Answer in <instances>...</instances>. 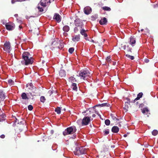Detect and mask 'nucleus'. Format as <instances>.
<instances>
[{
  "mask_svg": "<svg viewBox=\"0 0 158 158\" xmlns=\"http://www.w3.org/2000/svg\"><path fill=\"white\" fill-rule=\"evenodd\" d=\"M121 125L119 124L118 125V126L119 127H121Z\"/></svg>",
  "mask_w": 158,
  "mask_h": 158,
  "instance_id": "e2e57ef3",
  "label": "nucleus"
},
{
  "mask_svg": "<svg viewBox=\"0 0 158 158\" xmlns=\"http://www.w3.org/2000/svg\"><path fill=\"white\" fill-rule=\"evenodd\" d=\"M14 15L15 17H17L18 16V15L17 14H16Z\"/></svg>",
  "mask_w": 158,
  "mask_h": 158,
  "instance_id": "5fc2aeb1",
  "label": "nucleus"
},
{
  "mask_svg": "<svg viewBox=\"0 0 158 158\" xmlns=\"http://www.w3.org/2000/svg\"><path fill=\"white\" fill-rule=\"evenodd\" d=\"M22 58L24 60V61H22L23 64L25 65L31 64L33 62V59L28 52H24L22 55Z\"/></svg>",
  "mask_w": 158,
  "mask_h": 158,
  "instance_id": "f257e3e1",
  "label": "nucleus"
},
{
  "mask_svg": "<svg viewBox=\"0 0 158 158\" xmlns=\"http://www.w3.org/2000/svg\"><path fill=\"white\" fill-rule=\"evenodd\" d=\"M6 95L2 90L0 89V101H3L5 99Z\"/></svg>",
  "mask_w": 158,
  "mask_h": 158,
  "instance_id": "4468645a",
  "label": "nucleus"
},
{
  "mask_svg": "<svg viewBox=\"0 0 158 158\" xmlns=\"http://www.w3.org/2000/svg\"><path fill=\"white\" fill-rule=\"evenodd\" d=\"M135 40L133 37H131L130 39V42L131 45H133L135 43Z\"/></svg>",
  "mask_w": 158,
  "mask_h": 158,
  "instance_id": "cd10ccee",
  "label": "nucleus"
},
{
  "mask_svg": "<svg viewBox=\"0 0 158 158\" xmlns=\"http://www.w3.org/2000/svg\"><path fill=\"white\" fill-rule=\"evenodd\" d=\"M53 18V19L55 20L58 23L60 22L61 20V16L57 13L55 14Z\"/></svg>",
  "mask_w": 158,
  "mask_h": 158,
  "instance_id": "9b49d317",
  "label": "nucleus"
},
{
  "mask_svg": "<svg viewBox=\"0 0 158 158\" xmlns=\"http://www.w3.org/2000/svg\"><path fill=\"white\" fill-rule=\"evenodd\" d=\"M20 2V1H19V0H11V2L12 3H14L16 2Z\"/></svg>",
  "mask_w": 158,
  "mask_h": 158,
  "instance_id": "a18cd8bd",
  "label": "nucleus"
},
{
  "mask_svg": "<svg viewBox=\"0 0 158 158\" xmlns=\"http://www.w3.org/2000/svg\"><path fill=\"white\" fill-rule=\"evenodd\" d=\"M63 34L65 36H66L67 35V34L65 32H64Z\"/></svg>",
  "mask_w": 158,
  "mask_h": 158,
  "instance_id": "603ef678",
  "label": "nucleus"
},
{
  "mask_svg": "<svg viewBox=\"0 0 158 158\" xmlns=\"http://www.w3.org/2000/svg\"><path fill=\"white\" fill-rule=\"evenodd\" d=\"M43 1H44V2H46V1H44V0H43Z\"/></svg>",
  "mask_w": 158,
  "mask_h": 158,
  "instance_id": "0e129e2a",
  "label": "nucleus"
},
{
  "mask_svg": "<svg viewBox=\"0 0 158 158\" xmlns=\"http://www.w3.org/2000/svg\"><path fill=\"white\" fill-rule=\"evenodd\" d=\"M19 27L21 29L22 28V27L21 26L19 25Z\"/></svg>",
  "mask_w": 158,
  "mask_h": 158,
  "instance_id": "6e6d98bb",
  "label": "nucleus"
},
{
  "mask_svg": "<svg viewBox=\"0 0 158 158\" xmlns=\"http://www.w3.org/2000/svg\"><path fill=\"white\" fill-rule=\"evenodd\" d=\"M127 52H131V50H132L131 48L129 47V46H127Z\"/></svg>",
  "mask_w": 158,
  "mask_h": 158,
  "instance_id": "37998d69",
  "label": "nucleus"
},
{
  "mask_svg": "<svg viewBox=\"0 0 158 158\" xmlns=\"http://www.w3.org/2000/svg\"><path fill=\"white\" fill-rule=\"evenodd\" d=\"M90 41L92 42H94V40H91Z\"/></svg>",
  "mask_w": 158,
  "mask_h": 158,
  "instance_id": "4d7b16f0",
  "label": "nucleus"
},
{
  "mask_svg": "<svg viewBox=\"0 0 158 158\" xmlns=\"http://www.w3.org/2000/svg\"><path fill=\"white\" fill-rule=\"evenodd\" d=\"M75 27L74 29V31L75 33H78L84 27V24L81 20L77 19L74 20Z\"/></svg>",
  "mask_w": 158,
  "mask_h": 158,
  "instance_id": "f03ea898",
  "label": "nucleus"
},
{
  "mask_svg": "<svg viewBox=\"0 0 158 158\" xmlns=\"http://www.w3.org/2000/svg\"><path fill=\"white\" fill-rule=\"evenodd\" d=\"M79 31H80L81 34L84 35L85 37L87 36V35L85 33L86 31L83 29V28L81 30H80Z\"/></svg>",
  "mask_w": 158,
  "mask_h": 158,
  "instance_id": "412c9836",
  "label": "nucleus"
},
{
  "mask_svg": "<svg viewBox=\"0 0 158 158\" xmlns=\"http://www.w3.org/2000/svg\"><path fill=\"white\" fill-rule=\"evenodd\" d=\"M6 117V115L5 114H2L0 115V119L3 118H4Z\"/></svg>",
  "mask_w": 158,
  "mask_h": 158,
  "instance_id": "c03bdc74",
  "label": "nucleus"
},
{
  "mask_svg": "<svg viewBox=\"0 0 158 158\" xmlns=\"http://www.w3.org/2000/svg\"><path fill=\"white\" fill-rule=\"evenodd\" d=\"M80 40V35H74L72 36V40L74 42L78 41Z\"/></svg>",
  "mask_w": 158,
  "mask_h": 158,
  "instance_id": "2eb2a0df",
  "label": "nucleus"
},
{
  "mask_svg": "<svg viewBox=\"0 0 158 158\" xmlns=\"http://www.w3.org/2000/svg\"><path fill=\"white\" fill-rule=\"evenodd\" d=\"M73 90L77 91V84L75 83H73L72 84L71 86Z\"/></svg>",
  "mask_w": 158,
  "mask_h": 158,
  "instance_id": "5701e85b",
  "label": "nucleus"
},
{
  "mask_svg": "<svg viewBox=\"0 0 158 158\" xmlns=\"http://www.w3.org/2000/svg\"><path fill=\"white\" fill-rule=\"evenodd\" d=\"M69 81H70L72 82H73L77 81V80L76 78L73 76L70 77L69 78Z\"/></svg>",
  "mask_w": 158,
  "mask_h": 158,
  "instance_id": "c756f323",
  "label": "nucleus"
},
{
  "mask_svg": "<svg viewBox=\"0 0 158 158\" xmlns=\"http://www.w3.org/2000/svg\"><path fill=\"white\" fill-rule=\"evenodd\" d=\"M47 0H44V1H47Z\"/></svg>",
  "mask_w": 158,
  "mask_h": 158,
  "instance_id": "774afa93",
  "label": "nucleus"
},
{
  "mask_svg": "<svg viewBox=\"0 0 158 158\" xmlns=\"http://www.w3.org/2000/svg\"><path fill=\"white\" fill-rule=\"evenodd\" d=\"M88 151V149H86L83 147H81L77 148L74 153L75 155H80L87 154Z\"/></svg>",
  "mask_w": 158,
  "mask_h": 158,
  "instance_id": "20e7f679",
  "label": "nucleus"
},
{
  "mask_svg": "<svg viewBox=\"0 0 158 158\" xmlns=\"http://www.w3.org/2000/svg\"><path fill=\"white\" fill-rule=\"evenodd\" d=\"M5 136L4 135L2 134L0 135V137L2 139H4L5 138Z\"/></svg>",
  "mask_w": 158,
  "mask_h": 158,
  "instance_id": "49530a36",
  "label": "nucleus"
},
{
  "mask_svg": "<svg viewBox=\"0 0 158 158\" xmlns=\"http://www.w3.org/2000/svg\"><path fill=\"white\" fill-rule=\"evenodd\" d=\"M116 62L114 63L113 64L114 65H115V64H116Z\"/></svg>",
  "mask_w": 158,
  "mask_h": 158,
  "instance_id": "052dcab7",
  "label": "nucleus"
},
{
  "mask_svg": "<svg viewBox=\"0 0 158 158\" xmlns=\"http://www.w3.org/2000/svg\"><path fill=\"white\" fill-rule=\"evenodd\" d=\"M107 22L106 19L104 17L103 19H101L99 21V23L101 25L106 24Z\"/></svg>",
  "mask_w": 158,
  "mask_h": 158,
  "instance_id": "6ab92c4d",
  "label": "nucleus"
},
{
  "mask_svg": "<svg viewBox=\"0 0 158 158\" xmlns=\"http://www.w3.org/2000/svg\"><path fill=\"white\" fill-rule=\"evenodd\" d=\"M61 109L60 107H57L55 109V111L56 112L57 114H59L61 112Z\"/></svg>",
  "mask_w": 158,
  "mask_h": 158,
  "instance_id": "7c9ffc66",
  "label": "nucleus"
},
{
  "mask_svg": "<svg viewBox=\"0 0 158 158\" xmlns=\"http://www.w3.org/2000/svg\"><path fill=\"white\" fill-rule=\"evenodd\" d=\"M105 123L106 125L108 126L110 124V121L109 119H107L105 120Z\"/></svg>",
  "mask_w": 158,
  "mask_h": 158,
  "instance_id": "c9c22d12",
  "label": "nucleus"
},
{
  "mask_svg": "<svg viewBox=\"0 0 158 158\" xmlns=\"http://www.w3.org/2000/svg\"><path fill=\"white\" fill-rule=\"evenodd\" d=\"M77 131L76 127L75 126L68 127L63 131V134L65 136L69 135L72 134L75 132Z\"/></svg>",
  "mask_w": 158,
  "mask_h": 158,
  "instance_id": "423d86ee",
  "label": "nucleus"
},
{
  "mask_svg": "<svg viewBox=\"0 0 158 158\" xmlns=\"http://www.w3.org/2000/svg\"><path fill=\"white\" fill-rule=\"evenodd\" d=\"M3 50L8 53H10L11 51V46L9 41H6L4 45Z\"/></svg>",
  "mask_w": 158,
  "mask_h": 158,
  "instance_id": "0eeeda50",
  "label": "nucleus"
},
{
  "mask_svg": "<svg viewBox=\"0 0 158 158\" xmlns=\"http://www.w3.org/2000/svg\"><path fill=\"white\" fill-rule=\"evenodd\" d=\"M102 9L104 10L108 11H110L111 10V9L110 7L106 6L102 7Z\"/></svg>",
  "mask_w": 158,
  "mask_h": 158,
  "instance_id": "473e14b6",
  "label": "nucleus"
},
{
  "mask_svg": "<svg viewBox=\"0 0 158 158\" xmlns=\"http://www.w3.org/2000/svg\"><path fill=\"white\" fill-rule=\"evenodd\" d=\"M149 60L148 59H146L144 60V61L145 62L147 63L149 62Z\"/></svg>",
  "mask_w": 158,
  "mask_h": 158,
  "instance_id": "de8ad7c7",
  "label": "nucleus"
},
{
  "mask_svg": "<svg viewBox=\"0 0 158 158\" xmlns=\"http://www.w3.org/2000/svg\"><path fill=\"white\" fill-rule=\"evenodd\" d=\"M143 31V29H141V31Z\"/></svg>",
  "mask_w": 158,
  "mask_h": 158,
  "instance_id": "bf43d9fd",
  "label": "nucleus"
},
{
  "mask_svg": "<svg viewBox=\"0 0 158 158\" xmlns=\"http://www.w3.org/2000/svg\"><path fill=\"white\" fill-rule=\"evenodd\" d=\"M29 87L28 88V89H29L31 90L32 89H35L36 87L33 85L32 83H30L29 84Z\"/></svg>",
  "mask_w": 158,
  "mask_h": 158,
  "instance_id": "bb28decb",
  "label": "nucleus"
},
{
  "mask_svg": "<svg viewBox=\"0 0 158 158\" xmlns=\"http://www.w3.org/2000/svg\"><path fill=\"white\" fill-rule=\"evenodd\" d=\"M104 132L105 135H107L109 133V130L108 129H106L104 131Z\"/></svg>",
  "mask_w": 158,
  "mask_h": 158,
  "instance_id": "ea45409f",
  "label": "nucleus"
},
{
  "mask_svg": "<svg viewBox=\"0 0 158 158\" xmlns=\"http://www.w3.org/2000/svg\"><path fill=\"white\" fill-rule=\"evenodd\" d=\"M46 99L45 97L43 96H41L40 98V101L41 102L44 103L45 101H46Z\"/></svg>",
  "mask_w": 158,
  "mask_h": 158,
  "instance_id": "2f4dec72",
  "label": "nucleus"
},
{
  "mask_svg": "<svg viewBox=\"0 0 158 158\" xmlns=\"http://www.w3.org/2000/svg\"><path fill=\"white\" fill-rule=\"evenodd\" d=\"M138 102H136V104H138Z\"/></svg>",
  "mask_w": 158,
  "mask_h": 158,
  "instance_id": "338daca9",
  "label": "nucleus"
},
{
  "mask_svg": "<svg viewBox=\"0 0 158 158\" xmlns=\"http://www.w3.org/2000/svg\"><path fill=\"white\" fill-rule=\"evenodd\" d=\"M5 26L6 29L9 31L14 30L15 27V24L11 23H6Z\"/></svg>",
  "mask_w": 158,
  "mask_h": 158,
  "instance_id": "1a4fd4ad",
  "label": "nucleus"
},
{
  "mask_svg": "<svg viewBox=\"0 0 158 158\" xmlns=\"http://www.w3.org/2000/svg\"><path fill=\"white\" fill-rule=\"evenodd\" d=\"M48 3V2H44V1H43V0H41L40 2V4L43 7H46L47 6V4Z\"/></svg>",
  "mask_w": 158,
  "mask_h": 158,
  "instance_id": "c85d7f7f",
  "label": "nucleus"
},
{
  "mask_svg": "<svg viewBox=\"0 0 158 158\" xmlns=\"http://www.w3.org/2000/svg\"><path fill=\"white\" fill-rule=\"evenodd\" d=\"M17 122V119H16V120H15V123H16V122Z\"/></svg>",
  "mask_w": 158,
  "mask_h": 158,
  "instance_id": "680f3d73",
  "label": "nucleus"
},
{
  "mask_svg": "<svg viewBox=\"0 0 158 158\" xmlns=\"http://www.w3.org/2000/svg\"><path fill=\"white\" fill-rule=\"evenodd\" d=\"M126 99L127 101V102H125V106L123 108L124 110L127 111L128 109L129 108V106L130 105V103L131 102L130 99V98H126Z\"/></svg>",
  "mask_w": 158,
  "mask_h": 158,
  "instance_id": "9d476101",
  "label": "nucleus"
},
{
  "mask_svg": "<svg viewBox=\"0 0 158 158\" xmlns=\"http://www.w3.org/2000/svg\"><path fill=\"white\" fill-rule=\"evenodd\" d=\"M70 30L69 27L65 25L64 26L63 28V30L64 31L66 32H68Z\"/></svg>",
  "mask_w": 158,
  "mask_h": 158,
  "instance_id": "393cba45",
  "label": "nucleus"
},
{
  "mask_svg": "<svg viewBox=\"0 0 158 158\" xmlns=\"http://www.w3.org/2000/svg\"><path fill=\"white\" fill-rule=\"evenodd\" d=\"M74 51L73 48H70L69 49V52L70 54H72Z\"/></svg>",
  "mask_w": 158,
  "mask_h": 158,
  "instance_id": "4c0bfd02",
  "label": "nucleus"
},
{
  "mask_svg": "<svg viewBox=\"0 0 158 158\" xmlns=\"http://www.w3.org/2000/svg\"><path fill=\"white\" fill-rule=\"evenodd\" d=\"M28 109L29 110H32L33 109V107L32 105H30L28 106Z\"/></svg>",
  "mask_w": 158,
  "mask_h": 158,
  "instance_id": "79ce46f5",
  "label": "nucleus"
},
{
  "mask_svg": "<svg viewBox=\"0 0 158 158\" xmlns=\"http://www.w3.org/2000/svg\"><path fill=\"white\" fill-rule=\"evenodd\" d=\"M28 85H29V84H28H28H27L26 85V87H28Z\"/></svg>",
  "mask_w": 158,
  "mask_h": 158,
  "instance_id": "13d9d810",
  "label": "nucleus"
},
{
  "mask_svg": "<svg viewBox=\"0 0 158 158\" xmlns=\"http://www.w3.org/2000/svg\"><path fill=\"white\" fill-rule=\"evenodd\" d=\"M123 48L124 50H126V45H124L123 46Z\"/></svg>",
  "mask_w": 158,
  "mask_h": 158,
  "instance_id": "8fccbe9b",
  "label": "nucleus"
},
{
  "mask_svg": "<svg viewBox=\"0 0 158 158\" xmlns=\"http://www.w3.org/2000/svg\"><path fill=\"white\" fill-rule=\"evenodd\" d=\"M143 94L142 92L139 93L137 95V97L134 100L133 102L134 103L136 101L138 100L142 97Z\"/></svg>",
  "mask_w": 158,
  "mask_h": 158,
  "instance_id": "f3484780",
  "label": "nucleus"
},
{
  "mask_svg": "<svg viewBox=\"0 0 158 158\" xmlns=\"http://www.w3.org/2000/svg\"><path fill=\"white\" fill-rule=\"evenodd\" d=\"M59 75L61 78L64 77L65 76V71L63 70H60L59 72Z\"/></svg>",
  "mask_w": 158,
  "mask_h": 158,
  "instance_id": "aec40b11",
  "label": "nucleus"
},
{
  "mask_svg": "<svg viewBox=\"0 0 158 158\" xmlns=\"http://www.w3.org/2000/svg\"><path fill=\"white\" fill-rule=\"evenodd\" d=\"M8 83L9 84H10V85H13L14 84V81L11 80V79H9L8 80Z\"/></svg>",
  "mask_w": 158,
  "mask_h": 158,
  "instance_id": "e433bc0d",
  "label": "nucleus"
},
{
  "mask_svg": "<svg viewBox=\"0 0 158 158\" xmlns=\"http://www.w3.org/2000/svg\"><path fill=\"white\" fill-rule=\"evenodd\" d=\"M91 117H84L82 121V125H88L90 121V118Z\"/></svg>",
  "mask_w": 158,
  "mask_h": 158,
  "instance_id": "6e6552de",
  "label": "nucleus"
},
{
  "mask_svg": "<svg viewBox=\"0 0 158 158\" xmlns=\"http://www.w3.org/2000/svg\"><path fill=\"white\" fill-rule=\"evenodd\" d=\"M119 130L118 127L116 126L113 127L111 129V131L113 133H118Z\"/></svg>",
  "mask_w": 158,
  "mask_h": 158,
  "instance_id": "dca6fc26",
  "label": "nucleus"
},
{
  "mask_svg": "<svg viewBox=\"0 0 158 158\" xmlns=\"http://www.w3.org/2000/svg\"><path fill=\"white\" fill-rule=\"evenodd\" d=\"M85 113H86L85 114V116L86 117H91V114H92L93 113L91 112V111L90 110H87L85 111Z\"/></svg>",
  "mask_w": 158,
  "mask_h": 158,
  "instance_id": "4be33fe9",
  "label": "nucleus"
},
{
  "mask_svg": "<svg viewBox=\"0 0 158 158\" xmlns=\"http://www.w3.org/2000/svg\"><path fill=\"white\" fill-rule=\"evenodd\" d=\"M49 45L50 46V48L53 50L54 48H58L61 49L64 47L63 44L60 43L59 41H52L49 44Z\"/></svg>",
  "mask_w": 158,
  "mask_h": 158,
  "instance_id": "7ed1b4c3",
  "label": "nucleus"
},
{
  "mask_svg": "<svg viewBox=\"0 0 158 158\" xmlns=\"http://www.w3.org/2000/svg\"><path fill=\"white\" fill-rule=\"evenodd\" d=\"M100 106L101 107H103V106H107L109 107L110 106V104H108L107 103H103L101 104H98V105H96L95 106H94L93 108L96 107V106Z\"/></svg>",
  "mask_w": 158,
  "mask_h": 158,
  "instance_id": "a211bd4d",
  "label": "nucleus"
},
{
  "mask_svg": "<svg viewBox=\"0 0 158 158\" xmlns=\"http://www.w3.org/2000/svg\"><path fill=\"white\" fill-rule=\"evenodd\" d=\"M84 11L85 14L88 15L91 12V9L89 6H87L84 8Z\"/></svg>",
  "mask_w": 158,
  "mask_h": 158,
  "instance_id": "ddd939ff",
  "label": "nucleus"
},
{
  "mask_svg": "<svg viewBox=\"0 0 158 158\" xmlns=\"http://www.w3.org/2000/svg\"><path fill=\"white\" fill-rule=\"evenodd\" d=\"M90 75L91 73L88 70H84L80 71L78 76L81 79L85 80L90 77Z\"/></svg>",
  "mask_w": 158,
  "mask_h": 158,
  "instance_id": "39448f33",
  "label": "nucleus"
},
{
  "mask_svg": "<svg viewBox=\"0 0 158 158\" xmlns=\"http://www.w3.org/2000/svg\"><path fill=\"white\" fill-rule=\"evenodd\" d=\"M37 8L39 11L40 12H42L44 11V9L43 7H40V6H37Z\"/></svg>",
  "mask_w": 158,
  "mask_h": 158,
  "instance_id": "58836bf2",
  "label": "nucleus"
},
{
  "mask_svg": "<svg viewBox=\"0 0 158 158\" xmlns=\"http://www.w3.org/2000/svg\"><path fill=\"white\" fill-rule=\"evenodd\" d=\"M95 116H96V115H95V114H93L92 115V117H93V118L95 117Z\"/></svg>",
  "mask_w": 158,
  "mask_h": 158,
  "instance_id": "3c124183",
  "label": "nucleus"
},
{
  "mask_svg": "<svg viewBox=\"0 0 158 158\" xmlns=\"http://www.w3.org/2000/svg\"><path fill=\"white\" fill-rule=\"evenodd\" d=\"M127 136V134H124L123 135V137H126Z\"/></svg>",
  "mask_w": 158,
  "mask_h": 158,
  "instance_id": "864d4df0",
  "label": "nucleus"
},
{
  "mask_svg": "<svg viewBox=\"0 0 158 158\" xmlns=\"http://www.w3.org/2000/svg\"><path fill=\"white\" fill-rule=\"evenodd\" d=\"M111 56H108L107 57L106 60L108 62H110L111 61Z\"/></svg>",
  "mask_w": 158,
  "mask_h": 158,
  "instance_id": "a19ab883",
  "label": "nucleus"
},
{
  "mask_svg": "<svg viewBox=\"0 0 158 158\" xmlns=\"http://www.w3.org/2000/svg\"><path fill=\"white\" fill-rule=\"evenodd\" d=\"M32 91L31 92H30L29 94L30 95L32 96L33 97L34 96H36L37 95H40V94H39L38 91L36 89V88H35V89H32L31 90Z\"/></svg>",
  "mask_w": 158,
  "mask_h": 158,
  "instance_id": "f8f14e48",
  "label": "nucleus"
},
{
  "mask_svg": "<svg viewBox=\"0 0 158 158\" xmlns=\"http://www.w3.org/2000/svg\"><path fill=\"white\" fill-rule=\"evenodd\" d=\"M158 133V131L156 130H154L152 132V135L154 136L156 135Z\"/></svg>",
  "mask_w": 158,
  "mask_h": 158,
  "instance_id": "72a5a7b5",
  "label": "nucleus"
},
{
  "mask_svg": "<svg viewBox=\"0 0 158 158\" xmlns=\"http://www.w3.org/2000/svg\"><path fill=\"white\" fill-rule=\"evenodd\" d=\"M125 56L126 57H127L128 58H129L131 60H133L134 59V57L133 56H130L127 54H126Z\"/></svg>",
  "mask_w": 158,
  "mask_h": 158,
  "instance_id": "f704fd0d",
  "label": "nucleus"
},
{
  "mask_svg": "<svg viewBox=\"0 0 158 158\" xmlns=\"http://www.w3.org/2000/svg\"><path fill=\"white\" fill-rule=\"evenodd\" d=\"M142 110V112L143 114H145L146 112H147L146 114H150V113H149V110L148 109L147 107H145V108H143V110Z\"/></svg>",
  "mask_w": 158,
  "mask_h": 158,
  "instance_id": "a878e982",
  "label": "nucleus"
},
{
  "mask_svg": "<svg viewBox=\"0 0 158 158\" xmlns=\"http://www.w3.org/2000/svg\"><path fill=\"white\" fill-rule=\"evenodd\" d=\"M113 119L114 120H118V119H117L115 117H114L113 118Z\"/></svg>",
  "mask_w": 158,
  "mask_h": 158,
  "instance_id": "09e8293b",
  "label": "nucleus"
},
{
  "mask_svg": "<svg viewBox=\"0 0 158 158\" xmlns=\"http://www.w3.org/2000/svg\"><path fill=\"white\" fill-rule=\"evenodd\" d=\"M49 3H50V0H49Z\"/></svg>",
  "mask_w": 158,
  "mask_h": 158,
  "instance_id": "69168bd1",
  "label": "nucleus"
},
{
  "mask_svg": "<svg viewBox=\"0 0 158 158\" xmlns=\"http://www.w3.org/2000/svg\"><path fill=\"white\" fill-rule=\"evenodd\" d=\"M22 99L24 100L29 99V98L27 97V94L25 93H23L21 95Z\"/></svg>",
  "mask_w": 158,
  "mask_h": 158,
  "instance_id": "b1692460",
  "label": "nucleus"
}]
</instances>
